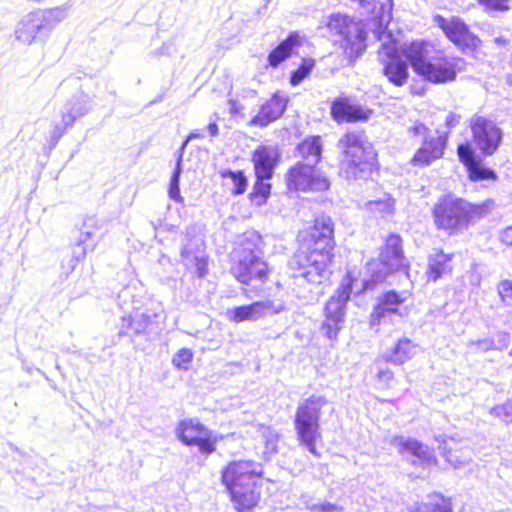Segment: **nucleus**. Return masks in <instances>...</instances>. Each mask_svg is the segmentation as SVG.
<instances>
[{
  "mask_svg": "<svg viewBox=\"0 0 512 512\" xmlns=\"http://www.w3.org/2000/svg\"><path fill=\"white\" fill-rule=\"evenodd\" d=\"M333 223L330 217L320 216L316 218L310 232L312 244L307 251H298L291 261V268L297 272L295 277H300L311 284L320 285L330 276L328 265L332 261Z\"/></svg>",
  "mask_w": 512,
  "mask_h": 512,
  "instance_id": "1",
  "label": "nucleus"
},
{
  "mask_svg": "<svg viewBox=\"0 0 512 512\" xmlns=\"http://www.w3.org/2000/svg\"><path fill=\"white\" fill-rule=\"evenodd\" d=\"M491 205V201L471 204L462 198L445 195L438 199L433 208L434 223L438 229L457 234L467 229L476 219L486 216Z\"/></svg>",
  "mask_w": 512,
  "mask_h": 512,
  "instance_id": "2",
  "label": "nucleus"
},
{
  "mask_svg": "<svg viewBox=\"0 0 512 512\" xmlns=\"http://www.w3.org/2000/svg\"><path fill=\"white\" fill-rule=\"evenodd\" d=\"M432 47L425 42H412L402 50L414 72L432 83H446L455 80L461 62L452 57H431Z\"/></svg>",
  "mask_w": 512,
  "mask_h": 512,
  "instance_id": "3",
  "label": "nucleus"
},
{
  "mask_svg": "<svg viewBox=\"0 0 512 512\" xmlns=\"http://www.w3.org/2000/svg\"><path fill=\"white\" fill-rule=\"evenodd\" d=\"M259 465L252 461L231 462L222 473V481L232 501L255 506L259 500L257 481L261 475Z\"/></svg>",
  "mask_w": 512,
  "mask_h": 512,
  "instance_id": "4",
  "label": "nucleus"
},
{
  "mask_svg": "<svg viewBox=\"0 0 512 512\" xmlns=\"http://www.w3.org/2000/svg\"><path fill=\"white\" fill-rule=\"evenodd\" d=\"M340 150V173L347 179L358 178L360 173L369 170L376 153L366 136L361 132H348L338 141Z\"/></svg>",
  "mask_w": 512,
  "mask_h": 512,
  "instance_id": "5",
  "label": "nucleus"
},
{
  "mask_svg": "<svg viewBox=\"0 0 512 512\" xmlns=\"http://www.w3.org/2000/svg\"><path fill=\"white\" fill-rule=\"evenodd\" d=\"M328 403L324 396L312 395L301 401L296 409L294 429L299 444L311 454L320 457L316 442L321 440V410Z\"/></svg>",
  "mask_w": 512,
  "mask_h": 512,
  "instance_id": "6",
  "label": "nucleus"
},
{
  "mask_svg": "<svg viewBox=\"0 0 512 512\" xmlns=\"http://www.w3.org/2000/svg\"><path fill=\"white\" fill-rule=\"evenodd\" d=\"M354 280L347 275L335 294L330 297L324 309L325 319L321 325V333L330 340L336 339L342 329L345 318L346 304L350 299Z\"/></svg>",
  "mask_w": 512,
  "mask_h": 512,
  "instance_id": "7",
  "label": "nucleus"
},
{
  "mask_svg": "<svg viewBox=\"0 0 512 512\" xmlns=\"http://www.w3.org/2000/svg\"><path fill=\"white\" fill-rule=\"evenodd\" d=\"M327 27L342 36L341 45L350 58L358 57L366 48V31L362 21H355L346 15L334 14Z\"/></svg>",
  "mask_w": 512,
  "mask_h": 512,
  "instance_id": "8",
  "label": "nucleus"
},
{
  "mask_svg": "<svg viewBox=\"0 0 512 512\" xmlns=\"http://www.w3.org/2000/svg\"><path fill=\"white\" fill-rule=\"evenodd\" d=\"M177 438L186 446H195L202 455L216 450L217 436L196 419H184L176 427Z\"/></svg>",
  "mask_w": 512,
  "mask_h": 512,
  "instance_id": "9",
  "label": "nucleus"
},
{
  "mask_svg": "<svg viewBox=\"0 0 512 512\" xmlns=\"http://www.w3.org/2000/svg\"><path fill=\"white\" fill-rule=\"evenodd\" d=\"M473 143L483 155L491 156L499 148L503 132L497 124L484 116L473 115L469 120Z\"/></svg>",
  "mask_w": 512,
  "mask_h": 512,
  "instance_id": "10",
  "label": "nucleus"
},
{
  "mask_svg": "<svg viewBox=\"0 0 512 512\" xmlns=\"http://www.w3.org/2000/svg\"><path fill=\"white\" fill-rule=\"evenodd\" d=\"M287 183L290 189L296 191L321 192L329 188L327 177L315 166L298 162L287 173Z\"/></svg>",
  "mask_w": 512,
  "mask_h": 512,
  "instance_id": "11",
  "label": "nucleus"
},
{
  "mask_svg": "<svg viewBox=\"0 0 512 512\" xmlns=\"http://www.w3.org/2000/svg\"><path fill=\"white\" fill-rule=\"evenodd\" d=\"M236 262L231 267L232 275L241 283L249 284L253 279L261 282L267 279V264L251 248H244L235 254Z\"/></svg>",
  "mask_w": 512,
  "mask_h": 512,
  "instance_id": "12",
  "label": "nucleus"
},
{
  "mask_svg": "<svg viewBox=\"0 0 512 512\" xmlns=\"http://www.w3.org/2000/svg\"><path fill=\"white\" fill-rule=\"evenodd\" d=\"M405 257L402 250V239L399 235L391 234L387 237L385 246L380 253V264L382 268L375 271L377 263H370L369 270L373 272L372 281L381 282L393 270L405 266Z\"/></svg>",
  "mask_w": 512,
  "mask_h": 512,
  "instance_id": "13",
  "label": "nucleus"
},
{
  "mask_svg": "<svg viewBox=\"0 0 512 512\" xmlns=\"http://www.w3.org/2000/svg\"><path fill=\"white\" fill-rule=\"evenodd\" d=\"M407 299L406 293L398 294L394 291H388L380 299L377 306L370 316V325L372 327L382 323H395L398 319L407 314L403 313L399 306Z\"/></svg>",
  "mask_w": 512,
  "mask_h": 512,
  "instance_id": "14",
  "label": "nucleus"
},
{
  "mask_svg": "<svg viewBox=\"0 0 512 512\" xmlns=\"http://www.w3.org/2000/svg\"><path fill=\"white\" fill-rule=\"evenodd\" d=\"M436 24L445 35L457 46L473 48L477 46L478 38L468 29L467 25L458 17L446 19L440 15L435 17Z\"/></svg>",
  "mask_w": 512,
  "mask_h": 512,
  "instance_id": "15",
  "label": "nucleus"
},
{
  "mask_svg": "<svg viewBox=\"0 0 512 512\" xmlns=\"http://www.w3.org/2000/svg\"><path fill=\"white\" fill-rule=\"evenodd\" d=\"M382 49L388 57L383 68L384 76L391 84L397 87L404 86L409 77L406 61L396 55L397 48L395 43L385 42L382 44Z\"/></svg>",
  "mask_w": 512,
  "mask_h": 512,
  "instance_id": "16",
  "label": "nucleus"
},
{
  "mask_svg": "<svg viewBox=\"0 0 512 512\" xmlns=\"http://www.w3.org/2000/svg\"><path fill=\"white\" fill-rule=\"evenodd\" d=\"M284 310L283 305L275 306L271 301H258L228 310L227 315L234 322L257 321L267 315L278 314Z\"/></svg>",
  "mask_w": 512,
  "mask_h": 512,
  "instance_id": "17",
  "label": "nucleus"
},
{
  "mask_svg": "<svg viewBox=\"0 0 512 512\" xmlns=\"http://www.w3.org/2000/svg\"><path fill=\"white\" fill-rule=\"evenodd\" d=\"M446 140L442 136L425 138L422 146L414 154L411 164L416 167L431 165L444 155Z\"/></svg>",
  "mask_w": 512,
  "mask_h": 512,
  "instance_id": "18",
  "label": "nucleus"
},
{
  "mask_svg": "<svg viewBox=\"0 0 512 512\" xmlns=\"http://www.w3.org/2000/svg\"><path fill=\"white\" fill-rule=\"evenodd\" d=\"M280 158L274 146H259L253 153L255 175L259 179H270Z\"/></svg>",
  "mask_w": 512,
  "mask_h": 512,
  "instance_id": "19",
  "label": "nucleus"
},
{
  "mask_svg": "<svg viewBox=\"0 0 512 512\" xmlns=\"http://www.w3.org/2000/svg\"><path fill=\"white\" fill-rule=\"evenodd\" d=\"M287 106V98L275 93L260 107L259 113L250 120V125L266 127L282 116Z\"/></svg>",
  "mask_w": 512,
  "mask_h": 512,
  "instance_id": "20",
  "label": "nucleus"
},
{
  "mask_svg": "<svg viewBox=\"0 0 512 512\" xmlns=\"http://www.w3.org/2000/svg\"><path fill=\"white\" fill-rule=\"evenodd\" d=\"M331 114L337 121L356 122L368 120L372 111L350 103L347 98H338L332 103Z\"/></svg>",
  "mask_w": 512,
  "mask_h": 512,
  "instance_id": "21",
  "label": "nucleus"
},
{
  "mask_svg": "<svg viewBox=\"0 0 512 512\" xmlns=\"http://www.w3.org/2000/svg\"><path fill=\"white\" fill-rule=\"evenodd\" d=\"M391 445L397 448L401 455L414 457V465H424L431 460L428 448L417 440L396 436L391 440Z\"/></svg>",
  "mask_w": 512,
  "mask_h": 512,
  "instance_id": "22",
  "label": "nucleus"
},
{
  "mask_svg": "<svg viewBox=\"0 0 512 512\" xmlns=\"http://www.w3.org/2000/svg\"><path fill=\"white\" fill-rule=\"evenodd\" d=\"M16 39L23 44H32L37 36L47 35L37 11L29 13L17 25Z\"/></svg>",
  "mask_w": 512,
  "mask_h": 512,
  "instance_id": "23",
  "label": "nucleus"
},
{
  "mask_svg": "<svg viewBox=\"0 0 512 512\" xmlns=\"http://www.w3.org/2000/svg\"><path fill=\"white\" fill-rule=\"evenodd\" d=\"M202 135L200 132H198L197 130L196 131H193L191 132L187 139L183 142L180 150H179V155L177 157V162H176V167L172 173V176L170 178V183H169V189H168V194H169V197L174 200L175 202H178V203H182L183 202V197L180 195V188H179V182H180V176H181V173H182V158H183V152L185 150V147L187 146L188 142L193 140V139H196V138H200Z\"/></svg>",
  "mask_w": 512,
  "mask_h": 512,
  "instance_id": "24",
  "label": "nucleus"
},
{
  "mask_svg": "<svg viewBox=\"0 0 512 512\" xmlns=\"http://www.w3.org/2000/svg\"><path fill=\"white\" fill-rule=\"evenodd\" d=\"M452 254H445L443 251H435L428 257V280L437 281L443 275L452 271Z\"/></svg>",
  "mask_w": 512,
  "mask_h": 512,
  "instance_id": "25",
  "label": "nucleus"
},
{
  "mask_svg": "<svg viewBox=\"0 0 512 512\" xmlns=\"http://www.w3.org/2000/svg\"><path fill=\"white\" fill-rule=\"evenodd\" d=\"M417 353V346L414 345L409 339H400L391 353L385 356L386 361L395 365H401L408 360L412 359Z\"/></svg>",
  "mask_w": 512,
  "mask_h": 512,
  "instance_id": "26",
  "label": "nucleus"
},
{
  "mask_svg": "<svg viewBox=\"0 0 512 512\" xmlns=\"http://www.w3.org/2000/svg\"><path fill=\"white\" fill-rule=\"evenodd\" d=\"M300 44L299 34L293 32L287 39L282 41L268 56L269 64L273 67L278 66L282 61L288 58L293 48Z\"/></svg>",
  "mask_w": 512,
  "mask_h": 512,
  "instance_id": "27",
  "label": "nucleus"
},
{
  "mask_svg": "<svg viewBox=\"0 0 512 512\" xmlns=\"http://www.w3.org/2000/svg\"><path fill=\"white\" fill-rule=\"evenodd\" d=\"M298 152L299 155L305 160L303 164H310L315 166L321 158V138L319 136H315L304 140L298 145Z\"/></svg>",
  "mask_w": 512,
  "mask_h": 512,
  "instance_id": "28",
  "label": "nucleus"
},
{
  "mask_svg": "<svg viewBox=\"0 0 512 512\" xmlns=\"http://www.w3.org/2000/svg\"><path fill=\"white\" fill-rule=\"evenodd\" d=\"M38 16L43 22V26L48 33L60 22L67 17V9L65 7H55L46 10H38Z\"/></svg>",
  "mask_w": 512,
  "mask_h": 512,
  "instance_id": "29",
  "label": "nucleus"
},
{
  "mask_svg": "<svg viewBox=\"0 0 512 512\" xmlns=\"http://www.w3.org/2000/svg\"><path fill=\"white\" fill-rule=\"evenodd\" d=\"M413 512H452L450 500L439 494L431 495L426 502L417 505Z\"/></svg>",
  "mask_w": 512,
  "mask_h": 512,
  "instance_id": "30",
  "label": "nucleus"
},
{
  "mask_svg": "<svg viewBox=\"0 0 512 512\" xmlns=\"http://www.w3.org/2000/svg\"><path fill=\"white\" fill-rule=\"evenodd\" d=\"M441 449L443 450L447 462L454 468L462 467L471 461V451L469 449L461 451L453 450L445 441Z\"/></svg>",
  "mask_w": 512,
  "mask_h": 512,
  "instance_id": "31",
  "label": "nucleus"
},
{
  "mask_svg": "<svg viewBox=\"0 0 512 512\" xmlns=\"http://www.w3.org/2000/svg\"><path fill=\"white\" fill-rule=\"evenodd\" d=\"M203 253H205L203 240L199 237L189 238L181 250V261L185 265H189L194 260V256Z\"/></svg>",
  "mask_w": 512,
  "mask_h": 512,
  "instance_id": "32",
  "label": "nucleus"
},
{
  "mask_svg": "<svg viewBox=\"0 0 512 512\" xmlns=\"http://www.w3.org/2000/svg\"><path fill=\"white\" fill-rule=\"evenodd\" d=\"M65 106L79 118L89 112L91 109V100L85 94L75 95Z\"/></svg>",
  "mask_w": 512,
  "mask_h": 512,
  "instance_id": "33",
  "label": "nucleus"
},
{
  "mask_svg": "<svg viewBox=\"0 0 512 512\" xmlns=\"http://www.w3.org/2000/svg\"><path fill=\"white\" fill-rule=\"evenodd\" d=\"M365 207L370 212L379 214L381 217H385L393 214L394 201L389 196H385L384 199L367 202Z\"/></svg>",
  "mask_w": 512,
  "mask_h": 512,
  "instance_id": "34",
  "label": "nucleus"
},
{
  "mask_svg": "<svg viewBox=\"0 0 512 512\" xmlns=\"http://www.w3.org/2000/svg\"><path fill=\"white\" fill-rule=\"evenodd\" d=\"M469 173V178L473 181H481V180H496L497 175L494 170L484 167L482 165L481 160H478L476 163L467 168Z\"/></svg>",
  "mask_w": 512,
  "mask_h": 512,
  "instance_id": "35",
  "label": "nucleus"
},
{
  "mask_svg": "<svg viewBox=\"0 0 512 512\" xmlns=\"http://www.w3.org/2000/svg\"><path fill=\"white\" fill-rule=\"evenodd\" d=\"M360 7H362L367 13L370 14H381L383 15L386 11L389 12L392 6V0H357Z\"/></svg>",
  "mask_w": 512,
  "mask_h": 512,
  "instance_id": "36",
  "label": "nucleus"
},
{
  "mask_svg": "<svg viewBox=\"0 0 512 512\" xmlns=\"http://www.w3.org/2000/svg\"><path fill=\"white\" fill-rule=\"evenodd\" d=\"M221 176L223 178L231 179L233 183L232 192L234 194H243L246 191L247 179L242 171L234 172L231 170H224L221 172Z\"/></svg>",
  "mask_w": 512,
  "mask_h": 512,
  "instance_id": "37",
  "label": "nucleus"
},
{
  "mask_svg": "<svg viewBox=\"0 0 512 512\" xmlns=\"http://www.w3.org/2000/svg\"><path fill=\"white\" fill-rule=\"evenodd\" d=\"M149 323L150 316L145 313H136L128 318V327L135 335L143 333L147 329Z\"/></svg>",
  "mask_w": 512,
  "mask_h": 512,
  "instance_id": "38",
  "label": "nucleus"
},
{
  "mask_svg": "<svg viewBox=\"0 0 512 512\" xmlns=\"http://www.w3.org/2000/svg\"><path fill=\"white\" fill-rule=\"evenodd\" d=\"M256 178H257V180L253 187V192H252L251 196L254 200H258L257 201L258 205H261L262 203H264L266 201L267 197L269 196L270 190H271V185L268 183H265L264 182L265 179H259L258 177H256Z\"/></svg>",
  "mask_w": 512,
  "mask_h": 512,
  "instance_id": "39",
  "label": "nucleus"
},
{
  "mask_svg": "<svg viewBox=\"0 0 512 512\" xmlns=\"http://www.w3.org/2000/svg\"><path fill=\"white\" fill-rule=\"evenodd\" d=\"M177 52L176 43L174 40L164 42L160 47L152 50L149 55L152 58L160 59L162 57H172Z\"/></svg>",
  "mask_w": 512,
  "mask_h": 512,
  "instance_id": "40",
  "label": "nucleus"
},
{
  "mask_svg": "<svg viewBox=\"0 0 512 512\" xmlns=\"http://www.w3.org/2000/svg\"><path fill=\"white\" fill-rule=\"evenodd\" d=\"M457 153L460 161L466 166V168H469L471 165L480 160L478 157H476L472 148L467 144L459 145L457 148Z\"/></svg>",
  "mask_w": 512,
  "mask_h": 512,
  "instance_id": "41",
  "label": "nucleus"
},
{
  "mask_svg": "<svg viewBox=\"0 0 512 512\" xmlns=\"http://www.w3.org/2000/svg\"><path fill=\"white\" fill-rule=\"evenodd\" d=\"M262 435L265 439V453L273 454L277 452V446L279 441V435L273 429L267 427L264 428Z\"/></svg>",
  "mask_w": 512,
  "mask_h": 512,
  "instance_id": "42",
  "label": "nucleus"
},
{
  "mask_svg": "<svg viewBox=\"0 0 512 512\" xmlns=\"http://www.w3.org/2000/svg\"><path fill=\"white\" fill-rule=\"evenodd\" d=\"M313 61H304L301 66L292 73L290 83L293 86L300 84L311 72L313 68Z\"/></svg>",
  "mask_w": 512,
  "mask_h": 512,
  "instance_id": "43",
  "label": "nucleus"
},
{
  "mask_svg": "<svg viewBox=\"0 0 512 512\" xmlns=\"http://www.w3.org/2000/svg\"><path fill=\"white\" fill-rule=\"evenodd\" d=\"M193 353L190 349H180L173 357L172 363L179 369H188L189 364L192 361Z\"/></svg>",
  "mask_w": 512,
  "mask_h": 512,
  "instance_id": "44",
  "label": "nucleus"
},
{
  "mask_svg": "<svg viewBox=\"0 0 512 512\" xmlns=\"http://www.w3.org/2000/svg\"><path fill=\"white\" fill-rule=\"evenodd\" d=\"M491 414L500 418L505 423L512 422V401H507L491 409Z\"/></svg>",
  "mask_w": 512,
  "mask_h": 512,
  "instance_id": "45",
  "label": "nucleus"
},
{
  "mask_svg": "<svg viewBox=\"0 0 512 512\" xmlns=\"http://www.w3.org/2000/svg\"><path fill=\"white\" fill-rule=\"evenodd\" d=\"M468 346L474 352H488L496 350V342L494 339L489 338L470 341Z\"/></svg>",
  "mask_w": 512,
  "mask_h": 512,
  "instance_id": "46",
  "label": "nucleus"
},
{
  "mask_svg": "<svg viewBox=\"0 0 512 512\" xmlns=\"http://www.w3.org/2000/svg\"><path fill=\"white\" fill-rule=\"evenodd\" d=\"M498 294L501 300L507 304L512 303V281L503 280L498 284Z\"/></svg>",
  "mask_w": 512,
  "mask_h": 512,
  "instance_id": "47",
  "label": "nucleus"
},
{
  "mask_svg": "<svg viewBox=\"0 0 512 512\" xmlns=\"http://www.w3.org/2000/svg\"><path fill=\"white\" fill-rule=\"evenodd\" d=\"M489 10L505 12L509 10V0H477Z\"/></svg>",
  "mask_w": 512,
  "mask_h": 512,
  "instance_id": "48",
  "label": "nucleus"
},
{
  "mask_svg": "<svg viewBox=\"0 0 512 512\" xmlns=\"http://www.w3.org/2000/svg\"><path fill=\"white\" fill-rule=\"evenodd\" d=\"M190 264L195 265L198 277L202 278L207 274V256L205 253L194 256V260Z\"/></svg>",
  "mask_w": 512,
  "mask_h": 512,
  "instance_id": "49",
  "label": "nucleus"
},
{
  "mask_svg": "<svg viewBox=\"0 0 512 512\" xmlns=\"http://www.w3.org/2000/svg\"><path fill=\"white\" fill-rule=\"evenodd\" d=\"M496 350H503L509 346L510 336L506 332H499L496 334Z\"/></svg>",
  "mask_w": 512,
  "mask_h": 512,
  "instance_id": "50",
  "label": "nucleus"
},
{
  "mask_svg": "<svg viewBox=\"0 0 512 512\" xmlns=\"http://www.w3.org/2000/svg\"><path fill=\"white\" fill-rule=\"evenodd\" d=\"M78 117L65 106V111L62 113V123L64 128L71 127Z\"/></svg>",
  "mask_w": 512,
  "mask_h": 512,
  "instance_id": "51",
  "label": "nucleus"
},
{
  "mask_svg": "<svg viewBox=\"0 0 512 512\" xmlns=\"http://www.w3.org/2000/svg\"><path fill=\"white\" fill-rule=\"evenodd\" d=\"M314 510L320 511V512H342L343 509L340 506L331 504V503H323L319 505H315L313 507Z\"/></svg>",
  "mask_w": 512,
  "mask_h": 512,
  "instance_id": "52",
  "label": "nucleus"
},
{
  "mask_svg": "<svg viewBox=\"0 0 512 512\" xmlns=\"http://www.w3.org/2000/svg\"><path fill=\"white\" fill-rule=\"evenodd\" d=\"M429 129L422 123H416L414 126H412L410 129H409V132L412 133L413 135L415 136H418V135H421V136H424L425 138H427V133H428Z\"/></svg>",
  "mask_w": 512,
  "mask_h": 512,
  "instance_id": "53",
  "label": "nucleus"
},
{
  "mask_svg": "<svg viewBox=\"0 0 512 512\" xmlns=\"http://www.w3.org/2000/svg\"><path fill=\"white\" fill-rule=\"evenodd\" d=\"M461 116L459 114L450 112L445 119L447 128L451 129L456 127L460 122Z\"/></svg>",
  "mask_w": 512,
  "mask_h": 512,
  "instance_id": "54",
  "label": "nucleus"
},
{
  "mask_svg": "<svg viewBox=\"0 0 512 512\" xmlns=\"http://www.w3.org/2000/svg\"><path fill=\"white\" fill-rule=\"evenodd\" d=\"M393 376V372L388 368L381 369L377 373V378L379 379V381L384 383H389L393 379Z\"/></svg>",
  "mask_w": 512,
  "mask_h": 512,
  "instance_id": "55",
  "label": "nucleus"
},
{
  "mask_svg": "<svg viewBox=\"0 0 512 512\" xmlns=\"http://www.w3.org/2000/svg\"><path fill=\"white\" fill-rule=\"evenodd\" d=\"M501 241L506 245H512V227H507L501 233Z\"/></svg>",
  "mask_w": 512,
  "mask_h": 512,
  "instance_id": "56",
  "label": "nucleus"
},
{
  "mask_svg": "<svg viewBox=\"0 0 512 512\" xmlns=\"http://www.w3.org/2000/svg\"><path fill=\"white\" fill-rule=\"evenodd\" d=\"M236 504V507L238 509V512H251V508L254 506H245L239 501H233Z\"/></svg>",
  "mask_w": 512,
  "mask_h": 512,
  "instance_id": "57",
  "label": "nucleus"
},
{
  "mask_svg": "<svg viewBox=\"0 0 512 512\" xmlns=\"http://www.w3.org/2000/svg\"><path fill=\"white\" fill-rule=\"evenodd\" d=\"M207 129L211 136H216L218 134V125L215 122L210 123L207 126Z\"/></svg>",
  "mask_w": 512,
  "mask_h": 512,
  "instance_id": "58",
  "label": "nucleus"
},
{
  "mask_svg": "<svg viewBox=\"0 0 512 512\" xmlns=\"http://www.w3.org/2000/svg\"><path fill=\"white\" fill-rule=\"evenodd\" d=\"M64 129H65L64 127L61 128L59 126H56L54 131H53V133H52V137L55 140H58L62 136V134L64 133Z\"/></svg>",
  "mask_w": 512,
  "mask_h": 512,
  "instance_id": "59",
  "label": "nucleus"
},
{
  "mask_svg": "<svg viewBox=\"0 0 512 512\" xmlns=\"http://www.w3.org/2000/svg\"><path fill=\"white\" fill-rule=\"evenodd\" d=\"M75 261L78 262L80 260H82L85 255H86V249L85 248H82L81 251L79 253L75 252Z\"/></svg>",
  "mask_w": 512,
  "mask_h": 512,
  "instance_id": "60",
  "label": "nucleus"
},
{
  "mask_svg": "<svg viewBox=\"0 0 512 512\" xmlns=\"http://www.w3.org/2000/svg\"><path fill=\"white\" fill-rule=\"evenodd\" d=\"M376 36L378 38L379 41H383L384 38H390L391 37V34L390 33H386L385 31L383 32H377L376 33Z\"/></svg>",
  "mask_w": 512,
  "mask_h": 512,
  "instance_id": "61",
  "label": "nucleus"
},
{
  "mask_svg": "<svg viewBox=\"0 0 512 512\" xmlns=\"http://www.w3.org/2000/svg\"><path fill=\"white\" fill-rule=\"evenodd\" d=\"M88 237H89V233H86V234L82 235L80 240H79V245L78 246H80L81 244L85 243V241L87 240Z\"/></svg>",
  "mask_w": 512,
  "mask_h": 512,
  "instance_id": "62",
  "label": "nucleus"
},
{
  "mask_svg": "<svg viewBox=\"0 0 512 512\" xmlns=\"http://www.w3.org/2000/svg\"><path fill=\"white\" fill-rule=\"evenodd\" d=\"M495 41L500 44H505L507 41L502 38H496Z\"/></svg>",
  "mask_w": 512,
  "mask_h": 512,
  "instance_id": "63",
  "label": "nucleus"
},
{
  "mask_svg": "<svg viewBox=\"0 0 512 512\" xmlns=\"http://www.w3.org/2000/svg\"><path fill=\"white\" fill-rule=\"evenodd\" d=\"M74 267H75V264L73 263V264L71 265V270H73V269H74Z\"/></svg>",
  "mask_w": 512,
  "mask_h": 512,
  "instance_id": "64",
  "label": "nucleus"
}]
</instances>
